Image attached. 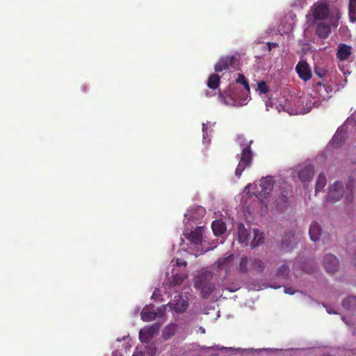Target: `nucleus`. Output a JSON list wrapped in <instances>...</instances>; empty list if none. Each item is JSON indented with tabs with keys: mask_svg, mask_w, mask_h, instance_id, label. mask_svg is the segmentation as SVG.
Here are the masks:
<instances>
[{
	"mask_svg": "<svg viewBox=\"0 0 356 356\" xmlns=\"http://www.w3.org/2000/svg\"><path fill=\"white\" fill-rule=\"evenodd\" d=\"M206 213L205 209L202 206H194L188 209L184 214V235L188 241V245L191 249L195 250L200 254H203L207 250H203L201 245L203 242V236L204 233V226H196L194 230L193 225H197L198 221L202 219Z\"/></svg>",
	"mask_w": 356,
	"mask_h": 356,
	"instance_id": "1",
	"label": "nucleus"
},
{
	"mask_svg": "<svg viewBox=\"0 0 356 356\" xmlns=\"http://www.w3.org/2000/svg\"><path fill=\"white\" fill-rule=\"evenodd\" d=\"M332 88L330 86H325L321 82L317 83L313 88L312 92L302 99H298V106L302 108H297L294 112L291 111L290 104L286 99L284 104H280L276 106L278 112L285 111L290 115L305 114L309 113L313 107H318L323 101L328 99L332 96Z\"/></svg>",
	"mask_w": 356,
	"mask_h": 356,
	"instance_id": "2",
	"label": "nucleus"
},
{
	"mask_svg": "<svg viewBox=\"0 0 356 356\" xmlns=\"http://www.w3.org/2000/svg\"><path fill=\"white\" fill-rule=\"evenodd\" d=\"M340 17V13L337 9H330L326 2L321 1L314 3L310 9V13L307 15L309 21L313 18L312 24L316 20L327 19L329 24L334 27L337 26Z\"/></svg>",
	"mask_w": 356,
	"mask_h": 356,
	"instance_id": "3",
	"label": "nucleus"
},
{
	"mask_svg": "<svg viewBox=\"0 0 356 356\" xmlns=\"http://www.w3.org/2000/svg\"><path fill=\"white\" fill-rule=\"evenodd\" d=\"M237 143L241 149V153L236 155V159L238 160V164L235 170V175L238 178H240L245 169L251 165L253 153L250 149V145L252 143V140L247 141L243 136L238 135L237 137Z\"/></svg>",
	"mask_w": 356,
	"mask_h": 356,
	"instance_id": "4",
	"label": "nucleus"
},
{
	"mask_svg": "<svg viewBox=\"0 0 356 356\" xmlns=\"http://www.w3.org/2000/svg\"><path fill=\"white\" fill-rule=\"evenodd\" d=\"M213 279V274L207 270H202L194 277V286L202 298H207L216 289Z\"/></svg>",
	"mask_w": 356,
	"mask_h": 356,
	"instance_id": "5",
	"label": "nucleus"
},
{
	"mask_svg": "<svg viewBox=\"0 0 356 356\" xmlns=\"http://www.w3.org/2000/svg\"><path fill=\"white\" fill-rule=\"evenodd\" d=\"M264 233L258 229H253L250 232L243 224L238 225V241L240 243L246 246L250 245L252 248L264 243Z\"/></svg>",
	"mask_w": 356,
	"mask_h": 356,
	"instance_id": "6",
	"label": "nucleus"
},
{
	"mask_svg": "<svg viewBox=\"0 0 356 356\" xmlns=\"http://www.w3.org/2000/svg\"><path fill=\"white\" fill-rule=\"evenodd\" d=\"M176 268H173L171 270V275L168 277L164 282V288L165 293H171V289L180 285L186 277L185 268L187 263L183 259H177L176 261Z\"/></svg>",
	"mask_w": 356,
	"mask_h": 356,
	"instance_id": "7",
	"label": "nucleus"
},
{
	"mask_svg": "<svg viewBox=\"0 0 356 356\" xmlns=\"http://www.w3.org/2000/svg\"><path fill=\"white\" fill-rule=\"evenodd\" d=\"M273 179L270 176L263 177L260 179L259 187L253 184H248L245 188V192L250 195H254L261 202L267 197L273 188Z\"/></svg>",
	"mask_w": 356,
	"mask_h": 356,
	"instance_id": "8",
	"label": "nucleus"
},
{
	"mask_svg": "<svg viewBox=\"0 0 356 356\" xmlns=\"http://www.w3.org/2000/svg\"><path fill=\"white\" fill-rule=\"evenodd\" d=\"M219 101L226 106L240 107L246 105L250 99V96H243L232 87L221 91L219 90Z\"/></svg>",
	"mask_w": 356,
	"mask_h": 356,
	"instance_id": "9",
	"label": "nucleus"
},
{
	"mask_svg": "<svg viewBox=\"0 0 356 356\" xmlns=\"http://www.w3.org/2000/svg\"><path fill=\"white\" fill-rule=\"evenodd\" d=\"M174 293L173 299H172L166 307L173 309L177 313L185 312L188 307V301L184 299L179 292L176 289L174 290Z\"/></svg>",
	"mask_w": 356,
	"mask_h": 356,
	"instance_id": "10",
	"label": "nucleus"
},
{
	"mask_svg": "<svg viewBox=\"0 0 356 356\" xmlns=\"http://www.w3.org/2000/svg\"><path fill=\"white\" fill-rule=\"evenodd\" d=\"M238 65V58L236 56H227L220 58L219 61L215 65L214 70L216 72H220L223 70L234 69Z\"/></svg>",
	"mask_w": 356,
	"mask_h": 356,
	"instance_id": "11",
	"label": "nucleus"
},
{
	"mask_svg": "<svg viewBox=\"0 0 356 356\" xmlns=\"http://www.w3.org/2000/svg\"><path fill=\"white\" fill-rule=\"evenodd\" d=\"M299 239V236L295 234L293 232L286 234L282 241V249L285 252L292 250L297 245Z\"/></svg>",
	"mask_w": 356,
	"mask_h": 356,
	"instance_id": "12",
	"label": "nucleus"
},
{
	"mask_svg": "<svg viewBox=\"0 0 356 356\" xmlns=\"http://www.w3.org/2000/svg\"><path fill=\"white\" fill-rule=\"evenodd\" d=\"M159 326L154 324L151 326H147L142 328L139 332V339L142 342L148 343L152 337L158 333Z\"/></svg>",
	"mask_w": 356,
	"mask_h": 356,
	"instance_id": "13",
	"label": "nucleus"
},
{
	"mask_svg": "<svg viewBox=\"0 0 356 356\" xmlns=\"http://www.w3.org/2000/svg\"><path fill=\"white\" fill-rule=\"evenodd\" d=\"M344 193V189L340 181H335L330 188L327 201L337 202L339 200Z\"/></svg>",
	"mask_w": 356,
	"mask_h": 356,
	"instance_id": "14",
	"label": "nucleus"
},
{
	"mask_svg": "<svg viewBox=\"0 0 356 356\" xmlns=\"http://www.w3.org/2000/svg\"><path fill=\"white\" fill-rule=\"evenodd\" d=\"M323 265L327 273H334L338 270L339 261L334 255L328 254L324 257Z\"/></svg>",
	"mask_w": 356,
	"mask_h": 356,
	"instance_id": "15",
	"label": "nucleus"
},
{
	"mask_svg": "<svg viewBox=\"0 0 356 356\" xmlns=\"http://www.w3.org/2000/svg\"><path fill=\"white\" fill-rule=\"evenodd\" d=\"M296 71L299 77L304 81H308L312 77V72L309 65L305 60H300L296 67Z\"/></svg>",
	"mask_w": 356,
	"mask_h": 356,
	"instance_id": "16",
	"label": "nucleus"
},
{
	"mask_svg": "<svg viewBox=\"0 0 356 356\" xmlns=\"http://www.w3.org/2000/svg\"><path fill=\"white\" fill-rule=\"evenodd\" d=\"M234 266V256L229 254L228 256L220 258L216 263L215 266L219 270H223L226 272Z\"/></svg>",
	"mask_w": 356,
	"mask_h": 356,
	"instance_id": "17",
	"label": "nucleus"
},
{
	"mask_svg": "<svg viewBox=\"0 0 356 356\" xmlns=\"http://www.w3.org/2000/svg\"><path fill=\"white\" fill-rule=\"evenodd\" d=\"M345 125L339 127L333 136L330 144L334 148L340 147L345 140L346 130L344 129Z\"/></svg>",
	"mask_w": 356,
	"mask_h": 356,
	"instance_id": "18",
	"label": "nucleus"
},
{
	"mask_svg": "<svg viewBox=\"0 0 356 356\" xmlns=\"http://www.w3.org/2000/svg\"><path fill=\"white\" fill-rule=\"evenodd\" d=\"M314 174V168L312 165H307L298 172V177L302 183L310 181Z\"/></svg>",
	"mask_w": 356,
	"mask_h": 356,
	"instance_id": "19",
	"label": "nucleus"
},
{
	"mask_svg": "<svg viewBox=\"0 0 356 356\" xmlns=\"http://www.w3.org/2000/svg\"><path fill=\"white\" fill-rule=\"evenodd\" d=\"M153 305L146 306L143 308L142 312H140L141 319L145 322H149L154 321L156 316L157 313L153 309Z\"/></svg>",
	"mask_w": 356,
	"mask_h": 356,
	"instance_id": "20",
	"label": "nucleus"
},
{
	"mask_svg": "<svg viewBox=\"0 0 356 356\" xmlns=\"http://www.w3.org/2000/svg\"><path fill=\"white\" fill-rule=\"evenodd\" d=\"M309 234L312 241L316 242L320 239L322 234V228L318 222L316 221L312 222L309 227Z\"/></svg>",
	"mask_w": 356,
	"mask_h": 356,
	"instance_id": "21",
	"label": "nucleus"
},
{
	"mask_svg": "<svg viewBox=\"0 0 356 356\" xmlns=\"http://www.w3.org/2000/svg\"><path fill=\"white\" fill-rule=\"evenodd\" d=\"M331 26L325 22L318 23L316 29V35L321 38H327L331 32Z\"/></svg>",
	"mask_w": 356,
	"mask_h": 356,
	"instance_id": "22",
	"label": "nucleus"
},
{
	"mask_svg": "<svg viewBox=\"0 0 356 356\" xmlns=\"http://www.w3.org/2000/svg\"><path fill=\"white\" fill-rule=\"evenodd\" d=\"M216 122H211L207 121L206 123H202V136H203V143H209L211 139L209 136L213 131V127H214Z\"/></svg>",
	"mask_w": 356,
	"mask_h": 356,
	"instance_id": "23",
	"label": "nucleus"
},
{
	"mask_svg": "<svg viewBox=\"0 0 356 356\" xmlns=\"http://www.w3.org/2000/svg\"><path fill=\"white\" fill-rule=\"evenodd\" d=\"M250 269L259 273H262L265 269L267 261H264L258 258L250 257Z\"/></svg>",
	"mask_w": 356,
	"mask_h": 356,
	"instance_id": "24",
	"label": "nucleus"
},
{
	"mask_svg": "<svg viewBox=\"0 0 356 356\" xmlns=\"http://www.w3.org/2000/svg\"><path fill=\"white\" fill-rule=\"evenodd\" d=\"M211 228L216 236L222 235L227 229L225 223L221 220H214L211 224Z\"/></svg>",
	"mask_w": 356,
	"mask_h": 356,
	"instance_id": "25",
	"label": "nucleus"
},
{
	"mask_svg": "<svg viewBox=\"0 0 356 356\" xmlns=\"http://www.w3.org/2000/svg\"><path fill=\"white\" fill-rule=\"evenodd\" d=\"M351 54V47L345 44L339 46L337 51V58L340 61H343L348 59Z\"/></svg>",
	"mask_w": 356,
	"mask_h": 356,
	"instance_id": "26",
	"label": "nucleus"
},
{
	"mask_svg": "<svg viewBox=\"0 0 356 356\" xmlns=\"http://www.w3.org/2000/svg\"><path fill=\"white\" fill-rule=\"evenodd\" d=\"M342 307L348 311H356V296H349L342 302Z\"/></svg>",
	"mask_w": 356,
	"mask_h": 356,
	"instance_id": "27",
	"label": "nucleus"
},
{
	"mask_svg": "<svg viewBox=\"0 0 356 356\" xmlns=\"http://www.w3.org/2000/svg\"><path fill=\"white\" fill-rule=\"evenodd\" d=\"M236 83L243 85L245 88L244 91H241L239 93H241V95H243V96H246V95L250 96V90L249 83H248L247 79L245 77V76L243 74H238Z\"/></svg>",
	"mask_w": 356,
	"mask_h": 356,
	"instance_id": "28",
	"label": "nucleus"
},
{
	"mask_svg": "<svg viewBox=\"0 0 356 356\" xmlns=\"http://www.w3.org/2000/svg\"><path fill=\"white\" fill-rule=\"evenodd\" d=\"M290 272L289 266L287 264H283L277 268L276 276L280 279L285 280Z\"/></svg>",
	"mask_w": 356,
	"mask_h": 356,
	"instance_id": "29",
	"label": "nucleus"
},
{
	"mask_svg": "<svg viewBox=\"0 0 356 356\" xmlns=\"http://www.w3.org/2000/svg\"><path fill=\"white\" fill-rule=\"evenodd\" d=\"M177 329V325L175 324H170L165 327L163 331V337L165 340L170 339L172 337Z\"/></svg>",
	"mask_w": 356,
	"mask_h": 356,
	"instance_id": "30",
	"label": "nucleus"
},
{
	"mask_svg": "<svg viewBox=\"0 0 356 356\" xmlns=\"http://www.w3.org/2000/svg\"><path fill=\"white\" fill-rule=\"evenodd\" d=\"M220 79V78L218 74H211L207 81V86L212 90H216L219 86Z\"/></svg>",
	"mask_w": 356,
	"mask_h": 356,
	"instance_id": "31",
	"label": "nucleus"
},
{
	"mask_svg": "<svg viewBox=\"0 0 356 356\" xmlns=\"http://www.w3.org/2000/svg\"><path fill=\"white\" fill-rule=\"evenodd\" d=\"M250 269V258L243 257L241 258L238 270L240 273H246Z\"/></svg>",
	"mask_w": 356,
	"mask_h": 356,
	"instance_id": "32",
	"label": "nucleus"
},
{
	"mask_svg": "<svg viewBox=\"0 0 356 356\" xmlns=\"http://www.w3.org/2000/svg\"><path fill=\"white\" fill-rule=\"evenodd\" d=\"M355 188V184L353 181H349L346 185L347 194L345 197V200L348 203L352 202L353 200V191Z\"/></svg>",
	"mask_w": 356,
	"mask_h": 356,
	"instance_id": "33",
	"label": "nucleus"
},
{
	"mask_svg": "<svg viewBox=\"0 0 356 356\" xmlns=\"http://www.w3.org/2000/svg\"><path fill=\"white\" fill-rule=\"evenodd\" d=\"M326 185V177L323 173H321L316 184V192L321 191Z\"/></svg>",
	"mask_w": 356,
	"mask_h": 356,
	"instance_id": "34",
	"label": "nucleus"
},
{
	"mask_svg": "<svg viewBox=\"0 0 356 356\" xmlns=\"http://www.w3.org/2000/svg\"><path fill=\"white\" fill-rule=\"evenodd\" d=\"M349 17L353 22L356 21V0H350Z\"/></svg>",
	"mask_w": 356,
	"mask_h": 356,
	"instance_id": "35",
	"label": "nucleus"
},
{
	"mask_svg": "<svg viewBox=\"0 0 356 356\" xmlns=\"http://www.w3.org/2000/svg\"><path fill=\"white\" fill-rule=\"evenodd\" d=\"M268 86L265 81H260L257 83V89L261 94H266L268 92Z\"/></svg>",
	"mask_w": 356,
	"mask_h": 356,
	"instance_id": "36",
	"label": "nucleus"
},
{
	"mask_svg": "<svg viewBox=\"0 0 356 356\" xmlns=\"http://www.w3.org/2000/svg\"><path fill=\"white\" fill-rule=\"evenodd\" d=\"M314 72L320 78L323 77L326 74L325 70L323 67L319 66H316Z\"/></svg>",
	"mask_w": 356,
	"mask_h": 356,
	"instance_id": "37",
	"label": "nucleus"
},
{
	"mask_svg": "<svg viewBox=\"0 0 356 356\" xmlns=\"http://www.w3.org/2000/svg\"><path fill=\"white\" fill-rule=\"evenodd\" d=\"M204 348L207 349V350H211L216 351V350H220L225 349L226 348L221 347V346H211V347H205Z\"/></svg>",
	"mask_w": 356,
	"mask_h": 356,
	"instance_id": "38",
	"label": "nucleus"
},
{
	"mask_svg": "<svg viewBox=\"0 0 356 356\" xmlns=\"http://www.w3.org/2000/svg\"><path fill=\"white\" fill-rule=\"evenodd\" d=\"M160 297V291L159 289H156L152 296V298L154 300H158Z\"/></svg>",
	"mask_w": 356,
	"mask_h": 356,
	"instance_id": "39",
	"label": "nucleus"
},
{
	"mask_svg": "<svg viewBox=\"0 0 356 356\" xmlns=\"http://www.w3.org/2000/svg\"><path fill=\"white\" fill-rule=\"evenodd\" d=\"M284 293L289 295H293L296 293V291L290 287L284 288Z\"/></svg>",
	"mask_w": 356,
	"mask_h": 356,
	"instance_id": "40",
	"label": "nucleus"
},
{
	"mask_svg": "<svg viewBox=\"0 0 356 356\" xmlns=\"http://www.w3.org/2000/svg\"><path fill=\"white\" fill-rule=\"evenodd\" d=\"M323 306L325 307L326 309V311L328 314H337V312H335L332 307L330 306H326L325 305H323Z\"/></svg>",
	"mask_w": 356,
	"mask_h": 356,
	"instance_id": "41",
	"label": "nucleus"
},
{
	"mask_svg": "<svg viewBox=\"0 0 356 356\" xmlns=\"http://www.w3.org/2000/svg\"><path fill=\"white\" fill-rule=\"evenodd\" d=\"M277 44L275 42H268V50L270 51L272 49L277 47Z\"/></svg>",
	"mask_w": 356,
	"mask_h": 356,
	"instance_id": "42",
	"label": "nucleus"
},
{
	"mask_svg": "<svg viewBox=\"0 0 356 356\" xmlns=\"http://www.w3.org/2000/svg\"><path fill=\"white\" fill-rule=\"evenodd\" d=\"M353 120L355 121V124L356 125V114L352 115V116L348 119L347 123L350 124Z\"/></svg>",
	"mask_w": 356,
	"mask_h": 356,
	"instance_id": "43",
	"label": "nucleus"
},
{
	"mask_svg": "<svg viewBox=\"0 0 356 356\" xmlns=\"http://www.w3.org/2000/svg\"><path fill=\"white\" fill-rule=\"evenodd\" d=\"M266 108H267V110H268V108L269 107H272L273 106V103L271 102V100H268L266 103Z\"/></svg>",
	"mask_w": 356,
	"mask_h": 356,
	"instance_id": "44",
	"label": "nucleus"
},
{
	"mask_svg": "<svg viewBox=\"0 0 356 356\" xmlns=\"http://www.w3.org/2000/svg\"><path fill=\"white\" fill-rule=\"evenodd\" d=\"M238 289H239L238 286H235L233 288H227V290L231 292H234V291H237Z\"/></svg>",
	"mask_w": 356,
	"mask_h": 356,
	"instance_id": "45",
	"label": "nucleus"
},
{
	"mask_svg": "<svg viewBox=\"0 0 356 356\" xmlns=\"http://www.w3.org/2000/svg\"><path fill=\"white\" fill-rule=\"evenodd\" d=\"M215 94H216L215 92H214V93H212V92H209V91H207V92H205V95H206V96H207V97H211V96L215 95Z\"/></svg>",
	"mask_w": 356,
	"mask_h": 356,
	"instance_id": "46",
	"label": "nucleus"
},
{
	"mask_svg": "<svg viewBox=\"0 0 356 356\" xmlns=\"http://www.w3.org/2000/svg\"><path fill=\"white\" fill-rule=\"evenodd\" d=\"M199 331H200L201 333H202V334H204V333H205V329H204L203 327H202V326H200V327H199Z\"/></svg>",
	"mask_w": 356,
	"mask_h": 356,
	"instance_id": "47",
	"label": "nucleus"
},
{
	"mask_svg": "<svg viewBox=\"0 0 356 356\" xmlns=\"http://www.w3.org/2000/svg\"><path fill=\"white\" fill-rule=\"evenodd\" d=\"M133 356H144V354L143 353H134L133 355Z\"/></svg>",
	"mask_w": 356,
	"mask_h": 356,
	"instance_id": "48",
	"label": "nucleus"
},
{
	"mask_svg": "<svg viewBox=\"0 0 356 356\" xmlns=\"http://www.w3.org/2000/svg\"><path fill=\"white\" fill-rule=\"evenodd\" d=\"M270 287L274 288V289H278L280 287V285L271 284Z\"/></svg>",
	"mask_w": 356,
	"mask_h": 356,
	"instance_id": "49",
	"label": "nucleus"
},
{
	"mask_svg": "<svg viewBox=\"0 0 356 356\" xmlns=\"http://www.w3.org/2000/svg\"><path fill=\"white\" fill-rule=\"evenodd\" d=\"M139 311H140V309H139V308H138V309H135V311H134V315H137V314H138Z\"/></svg>",
	"mask_w": 356,
	"mask_h": 356,
	"instance_id": "50",
	"label": "nucleus"
},
{
	"mask_svg": "<svg viewBox=\"0 0 356 356\" xmlns=\"http://www.w3.org/2000/svg\"><path fill=\"white\" fill-rule=\"evenodd\" d=\"M236 350L237 352H240V351H246L247 350H243V349H241V348H236Z\"/></svg>",
	"mask_w": 356,
	"mask_h": 356,
	"instance_id": "51",
	"label": "nucleus"
},
{
	"mask_svg": "<svg viewBox=\"0 0 356 356\" xmlns=\"http://www.w3.org/2000/svg\"><path fill=\"white\" fill-rule=\"evenodd\" d=\"M339 67H340V70H341V72H343V74L345 75L346 74V72L344 71V70L343 68L341 67V65H339Z\"/></svg>",
	"mask_w": 356,
	"mask_h": 356,
	"instance_id": "52",
	"label": "nucleus"
},
{
	"mask_svg": "<svg viewBox=\"0 0 356 356\" xmlns=\"http://www.w3.org/2000/svg\"><path fill=\"white\" fill-rule=\"evenodd\" d=\"M354 260H355V265L356 266V254H355V257L354 258Z\"/></svg>",
	"mask_w": 356,
	"mask_h": 356,
	"instance_id": "53",
	"label": "nucleus"
},
{
	"mask_svg": "<svg viewBox=\"0 0 356 356\" xmlns=\"http://www.w3.org/2000/svg\"><path fill=\"white\" fill-rule=\"evenodd\" d=\"M343 321L346 323H348L346 321V319L344 317L342 318Z\"/></svg>",
	"mask_w": 356,
	"mask_h": 356,
	"instance_id": "54",
	"label": "nucleus"
}]
</instances>
